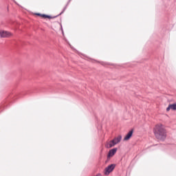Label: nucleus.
I'll use <instances>...</instances> for the list:
<instances>
[{
  "label": "nucleus",
  "instance_id": "obj_1",
  "mask_svg": "<svg viewBox=\"0 0 176 176\" xmlns=\"http://www.w3.org/2000/svg\"><path fill=\"white\" fill-rule=\"evenodd\" d=\"M153 133L157 140L160 141H165L166 138H167V131L162 124L155 125L153 129Z\"/></svg>",
  "mask_w": 176,
  "mask_h": 176
},
{
  "label": "nucleus",
  "instance_id": "obj_2",
  "mask_svg": "<svg viewBox=\"0 0 176 176\" xmlns=\"http://www.w3.org/2000/svg\"><path fill=\"white\" fill-rule=\"evenodd\" d=\"M122 141V135H118L117 138H115L113 140L110 141L109 144V148H112L115 145L119 144Z\"/></svg>",
  "mask_w": 176,
  "mask_h": 176
},
{
  "label": "nucleus",
  "instance_id": "obj_3",
  "mask_svg": "<svg viewBox=\"0 0 176 176\" xmlns=\"http://www.w3.org/2000/svg\"><path fill=\"white\" fill-rule=\"evenodd\" d=\"M115 167H116V164H111L106 167L104 172V175H109L115 170Z\"/></svg>",
  "mask_w": 176,
  "mask_h": 176
},
{
  "label": "nucleus",
  "instance_id": "obj_4",
  "mask_svg": "<svg viewBox=\"0 0 176 176\" xmlns=\"http://www.w3.org/2000/svg\"><path fill=\"white\" fill-rule=\"evenodd\" d=\"M12 36V33L8 31L2 30L0 31V38H9Z\"/></svg>",
  "mask_w": 176,
  "mask_h": 176
},
{
  "label": "nucleus",
  "instance_id": "obj_5",
  "mask_svg": "<svg viewBox=\"0 0 176 176\" xmlns=\"http://www.w3.org/2000/svg\"><path fill=\"white\" fill-rule=\"evenodd\" d=\"M118 152V148H113L111 150H109L108 154H107V159H111L113 156H115V154Z\"/></svg>",
  "mask_w": 176,
  "mask_h": 176
},
{
  "label": "nucleus",
  "instance_id": "obj_6",
  "mask_svg": "<svg viewBox=\"0 0 176 176\" xmlns=\"http://www.w3.org/2000/svg\"><path fill=\"white\" fill-rule=\"evenodd\" d=\"M134 133V129H131L128 133L125 135V137L123 139V141H129V140H130V138H131L133 137V134Z\"/></svg>",
  "mask_w": 176,
  "mask_h": 176
},
{
  "label": "nucleus",
  "instance_id": "obj_7",
  "mask_svg": "<svg viewBox=\"0 0 176 176\" xmlns=\"http://www.w3.org/2000/svg\"><path fill=\"white\" fill-rule=\"evenodd\" d=\"M69 5V3H67V4L65 5V6L63 8V10L61 11V12L60 14H58V16H61V14H63V13H64V12H65V10H67V8H68V6Z\"/></svg>",
  "mask_w": 176,
  "mask_h": 176
},
{
  "label": "nucleus",
  "instance_id": "obj_8",
  "mask_svg": "<svg viewBox=\"0 0 176 176\" xmlns=\"http://www.w3.org/2000/svg\"><path fill=\"white\" fill-rule=\"evenodd\" d=\"M169 104L170 105V109L172 111H176V102Z\"/></svg>",
  "mask_w": 176,
  "mask_h": 176
},
{
  "label": "nucleus",
  "instance_id": "obj_9",
  "mask_svg": "<svg viewBox=\"0 0 176 176\" xmlns=\"http://www.w3.org/2000/svg\"><path fill=\"white\" fill-rule=\"evenodd\" d=\"M58 16H60V15H56V16H50V15H47V16H46V19H48L49 20H50V19H56V17H58Z\"/></svg>",
  "mask_w": 176,
  "mask_h": 176
},
{
  "label": "nucleus",
  "instance_id": "obj_10",
  "mask_svg": "<svg viewBox=\"0 0 176 176\" xmlns=\"http://www.w3.org/2000/svg\"><path fill=\"white\" fill-rule=\"evenodd\" d=\"M170 109H171V106L170 104H169L168 107L166 108V112H168L170 111Z\"/></svg>",
  "mask_w": 176,
  "mask_h": 176
},
{
  "label": "nucleus",
  "instance_id": "obj_11",
  "mask_svg": "<svg viewBox=\"0 0 176 176\" xmlns=\"http://www.w3.org/2000/svg\"><path fill=\"white\" fill-rule=\"evenodd\" d=\"M41 17H42L43 19H46L47 14H41Z\"/></svg>",
  "mask_w": 176,
  "mask_h": 176
},
{
  "label": "nucleus",
  "instance_id": "obj_12",
  "mask_svg": "<svg viewBox=\"0 0 176 176\" xmlns=\"http://www.w3.org/2000/svg\"><path fill=\"white\" fill-rule=\"evenodd\" d=\"M35 14H36V16H38L39 17H41L42 14H41V13H36Z\"/></svg>",
  "mask_w": 176,
  "mask_h": 176
},
{
  "label": "nucleus",
  "instance_id": "obj_13",
  "mask_svg": "<svg viewBox=\"0 0 176 176\" xmlns=\"http://www.w3.org/2000/svg\"><path fill=\"white\" fill-rule=\"evenodd\" d=\"M71 1H72V0H69V1H67V3H71Z\"/></svg>",
  "mask_w": 176,
  "mask_h": 176
}]
</instances>
